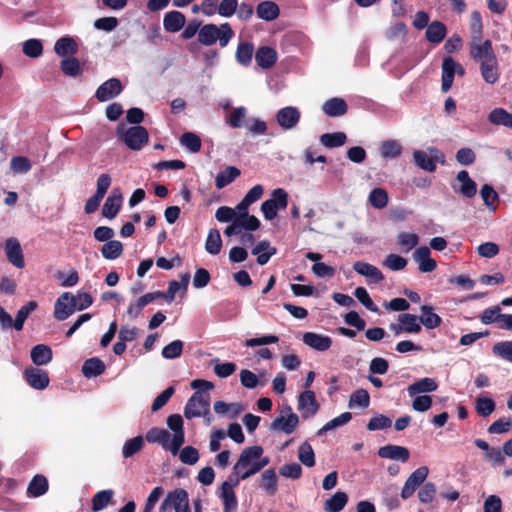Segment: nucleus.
<instances>
[{
    "instance_id": "1",
    "label": "nucleus",
    "mask_w": 512,
    "mask_h": 512,
    "mask_svg": "<svg viewBox=\"0 0 512 512\" xmlns=\"http://www.w3.org/2000/svg\"><path fill=\"white\" fill-rule=\"evenodd\" d=\"M470 55L479 63L483 80L488 84H495L499 80L500 72L491 41L485 40L483 43L472 44Z\"/></svg>"
},
{
    "instance_id": "2",
    "label": "nucleus",
    "mask_w": 512,
    "mask_h": 512,
    "mask_svg": "<svg viewBox=\"0 0 512 512\" xmlns=\"http://www.w3.org/2000/svg\"><path fill=\"white\" fill-rule=\"evenodd\" d=\"M234 33L228 23L217 26L206 24L201 27L198 33V41L205 46H211L219 41L221 47H226Z\"/></svg>"
},
{
    "instance_id": "3",
    "label": "nucleus",
    "mask_w": 512,
    "mask_h": 512,
    "mask_svg": "<svg viewBox=\"0 0 512 512\" xmlns=\"http://www.w3.org/2000/svg\"><path fill=\"white\" fill-rule=\"evenodd\" d=\"M117 133L127 147L135 151L141 150L149 139L147 129L140 125L132 126L128 129L118 127Z\"/></svg>"
},
{
    "instance_id": "4",
    "label": "nucleus",
    "mask_w": 512,
    "mask_h": 512,
    "mask_svg": "<svg viewBox=\"0 0 512 512\" xmlns=\"http://www.w3.org/2000/svg\"><path fill=\"white\" fill-rule=\"evenodd\" d=\"M209 408L210 395L197 391L188 399L184 408V415L187 419L207 417L209 416Z\"/></svg>"
},
{
    "instance_id": "5",
    "label": "nucleus",
    "mask_w": 512,
    "mask_h": 512,
    "mask_svg": "<svg viewBox=\"0 0 512 512\" xmlns=\"http://www.w3.org/2000/svg\"><path fill=\"white\" fill-rule=\"evenodd\" d=\"M414 163L421 169L434 172L437 163H445V155L437 148L430 147L427 150H415L413 152Z\"/></svg>"
},
{
    "instance_id": "6",
    "label": "nucleus",
    "mask_w": 512,
    "mask_h": 512,
    "mask_svg": "<svg viewBox=\"0 0 512 512\" xmlns=\"http://www.w3.org/2000/svg\"><path fill=\"white\" fill-rule=\"evenodd\" d=\"M172 509L175 512H191L189 506V497L186 490L178 488L169 492L165 499L162 501L159 511L167 512Z\"/></svg>"
},
{
    "instance_id": "7",
    "label": "nucleus",
    "mask_w": 512,
    "mask_h": 512,
    "mask_svg": "<svg viewBox=\"0 0 512 512\" xmlns=\"http://www.w3.org/2000/svg\"><path fill=\"white\" fill-rule=\"evenodd\" d=\"M263 455V448L260 446H252L245 448L236 464L233 467V473H240L241 479H248L250 476H244L246 472H249L254 464H257V460Z\"/></svg>"
},
{
    "instance_id": "8",
    "label": "nucleus",
    "mask_w": 512,
    "mask_h": 512,
    "mask_svg": "<svg viewBox=\"0 0 512 512\" xmlns=\"http://www.w3.org/2000/svg\"><path fill=\"white\" fill-rule=\"evenodd\" d=\"M299 424V417L295 414L291 407L286 405L282 407L279 415L272 421L270 429L273 431H280L285 434L294 432Z\"/></svg>"
},
{
    "instance_id": "9",
    "label": "nucleus",
    "mask_w": 512,
    "mask_h": 512,
    "mask_svg": "<svg viewBox=\"0 0 512 512\" xmlns=\"http://www.w3.org/2000/svg\"><path fill=\"white\" fill-rule=\"evenodd\" d=\"M76 311L74 295L70 292L61 294L54 304V317L59 321H64Z\"/></svg>"
},
{
    "instance_id": "10",
    "label": "nucleus",
    "mask_w": 512,
    "mask_h": 512,
    "mask_svg": "<svg viewBox=\"0 0 512 512\" xmlns=\"http://www.w3.org/2000/svg\"><path fill=\"white\" fill-rule=\"evenodd\" d=\"M276 122L283 130H292L297 127L301 119V112L297 107L286 106L276 113Z\"/></svg>"
},
{
    "instance_id": "11",
    "label": "nucleus",
    "mask_w": 512,
    "mask_h": 512,
    "mask_svg": "<svg viewBox=\"0 0 512 512\" xmlns=\"http://www.w3.org/2000/svg\"><path fill=\"white\" fill-rule=\"evenodd\" d=\"M428 473L429 470L426 466H421L413 471L402 488L401 497L403 499L410 498L416 489L425 481Z\"/></svg>"
},
{
    "instance_id": "12",
    "label": "nucleus",
    "mask_w": 512,
    "mask_h": 512,
    "mask_svg": "<svg viewBox=\"0 0 512 512\" xmlns=\"http://www.w3.org/2000/svg\"><path fill=\"white\" fill-rule=\"evenodd\" d=\"M297 409L304 419L314 416L319 409L315 393L311 390L303 391L298 397Z\"/></svg>"
},
{
    "instance_id": "13",
    "label": "nucleus",
    "mask_w": 512,
    "mask_h": 512,
    "mask_svg": "<svg viewBox=\"0 0 512 512\" xmlns=\"http://www.w3.org/2000/svg\"><path fill=\"white\" fill-rule=\"evenodd\" d=\"M146 440L149 443L160 444L165 450H169L172 455H177L179 450L173 449V437L169 431L163 428L154 427L146 433Z\"/></svg>"
},
{
    "instance_id": "14",
    "label": "nucleus",
    "mask_w": 512,
    "mask_h": 512,
    "mask_svg": "<svg viewBox=\"0 0 512 512\" xmlns=\"http://www.w3.org/2000/svg\"><path fill=\"white\" fill-rule=\"evenodd\" d=\"M122 90L123 86L120 80L117 78H111L98 87L95 97L100 102H106L118 96Z\"/></svg>"
},
{
    "instance_id": "15",
    "label": "nucleus",
    "mask_w": 512,
    "mask_h": 512,
    "mask_svg": "<svg viewBox=\"0 0 512 512\" xmlns=\"http://www.w3.org/2000/svg\"><path fill=\"white\" fill-rule=\"evenodd\" d=\"M5 252L8 261L16 268L25 266L21 245L16 238H8L5 242Z\"/></svg>"
},
{
    "instance_id": "16",
    "label": "nucleus",
    "mask_w": 512,
    "mask_h": 512,
    "mask_svg": "<svg viewBox=\"0 0 512 512\" xmlns=\"http://www.w3.org/2000/svg\"><path fill=\"white\" fill-rule=\"evenodd\" d=\"M24 375L27 383L34 389L43 390L49 384L48 374L42 369L30 367L25 370Z\"/></svg>"
},
{
    "instance_id": "17",
    "label": "nucleus",
    "mask_w": 512,
    "mask_h": 512,
    "mask_svg": "<svg viewBox=\"0 0 512 512\" xmlns=\"http://www.w3.org/2000/svg\"><path fill=\"white\" fill-rule=\"evenodd\" d=\"M430 255L431 251L427 246H421L413 253V259L418 263L419 270L423 273L432 272L437 267L436 261Z\"/></svg>"
},
{
    "instance_id": "18",
    "label": "nucleus",
    "mask_w": 512,
    "mask_h": 512,
    "mask_svg": "<svg viewBox=\"0 0 512 512\" xmlns=\"http://www.w3.org/2000/svg\"><path fill=\"white\" fill-rule=\"evenodd\" d=\"M167 425L173 431V449L179 450L185 441L183 420L179 414H172L167 418Z\"/></svg>"
},
{
    "instance_id": "19",
    "label": "nucleus",
    "mask_w": 512,
    "mask_h": 512,
    "mask_svg": "<svg viewBox=\"0 0 512 512\" xmlns=\"http://www.w3.org/2000/svg\"><path fill=\"white\" fill-rule=\"evenodd\" d=\"M302 340L305 345L320 352L327 351L332 345V339L329 336L315 332L304 333Z\"/></svg>"
},
{
    "instance_id": "20",
    "label": "nucleus",
    "mask_w": 512,
    "mask_h": 512,
    "mask_svg": "<svg viewBox=\"0 0 512 512\" xmlns=\"http://www.w3.org/2000/svg\"><path fill=\"white\" fill-rule=\"evenodd\" d=\"M353 269L360 275L367 278L370 283H380L384 276L382 272L374 265L363 261H357L353 265Z\"/></svg>"
},
{
    "instance_id": "21",
    "label": "nucleus",
    "mask_w": 512,
    "mask_h": 512,
    "mask_svg": "<svg viewBox=\"0 0 512 512\" xmlns=\"http://www.w3.org/2000/svg\"><path fill=\"white\" fill-rule=\"evenodd\" d=\"M122 203V195L119 189H114L111 195L106 199L103 208L102 214L104 217L108 219H113L116 217Z\"/></svg>"
},
{
    "instance_id": "22",
    "label": "nucleus",
    "mask_w": 512,
    "mask_h": 512,
    "mask_svg": "<svg viewBox=\"0 0 512 512\" xmlns=\"http://www.w3.org/2000/svg\"><path fill=\"white\" fill-rule=\"evenodd\" d=\"M457 181L460 186L456 189V192L460 193L466 198H472L477 193V185L475 181H473L466 170H461L458 172Z\"/></svg>"
},
{
    "instance_id": "23",
    "label": "nucleus",
    "mask_w": 512,
    "mask_h": 512,
    "mask_svg": "<svg viewBox=\"0 0 512 512\" xmlns=\"http://www.w3.org/2000/svg\"><path fill=\"white\" fill-rule=\"evenodd\" d=\"M378 455L384 459L406 462L409 459V450L403 446L386 445L378 450Z\"/></svg>"
},
{
    "instance_id": "24",
    "label": "nucleus",
    "mask_w": 512,
    "mask_h": 512,
    "mask_svg": "<svg viewBox=\"0 0 512 512\" xmlns=\"http://www.w3.org/2000/svg\"><path fill=\"white\" fill-rule=\"evenodd\" d=\"M438 388L437 382L433 378H422L407 387V393L410 397H415L421 393H430Z\"/></svg>"
},
{
    "instance_id": "25",
    "label": "nucleus",
    "mask_w": 512,
    "mask_h": 512,
    "mask_svg": "<svg viewBox=\"0 0 512 512\" xmlns=\"http://www.w3.org/2000/svg\"><path fill=\"white\" fill-rule=\"evenodd\" d=\"M457 62L451 57L445 58L442 63V91L447 92L453 84Z\"/></svg>"
},
{
    "instance_id": "26",
    "label": "nucleus",
    "mask_w": 512,
    "mask_h": 512,
    "mask_svg": "<svg viewBox=\"0 0 512 512\" xmlns=\"http://www.w3.org/2000/svg\"><path fill=\"white\" fill-rule=\"evenodd\" d=\"M277 52L267 46L260 47L255 54L256 63L263 69L271 68L277 61Z\"/></svg>"
},
{
    "instance_id": "27",
    "label": "nucleus",
    "mask_w": 512,
    "mask_h": 512,
    "mask_svg": "<svg viewBox=\"0 0 512 512\" xmlns=\"http://www.w3.org/2000/svg\"><path fill=\"white\" fill-rule=\"evenodd\" d=\"M323 112L330 117H339L347 112V104L344 99L334 97L323 104Z\"/></svg>"
},
{
    "instance_id": "28",
    "label": "nucleus",
    "mask_w": 512,
    "mask_h": 512,
    "mask_svg": "<svg viewBox=\"0 0 512 512\" xmlns=\"http://www.w3.org/2000/svg\"><path fill=\"white\" fill-rule=\"evenodd\" d=\"M256 13L262 20L273 21L279 16L280 9L273 1H263L257 5Z\"/></svg>"
},
{
    "instance_id": "29",
    "label": "nucleus",
    "mask_w": 512,
    "mask_h": 512,
    "mask_svg": "<svg viewBox=\"0 0 512 512\" xmlns=\"http://www.w3.org/2000/svg\"><path fill=\"white\" fill-rule=\"evenodd\" d=\"M31 360L37 366H44L52 360V350L49 346L38 344L31 350Z\"/></svg>"
},
{
    "instance_id": "30",
    "label": "nucleus",
    "mask_w": 512,
    "mask_h": 512,
    "mask_svg": "<svg viewBox=\"0 0 512 512\" xmlns=\"http://www.w3.org/2000/svg\"><path fill=\"white\" fill-rule=\"evenodd\" d=\"M49 488L48 480L41 474L35 475L27 487V495L31 497L43 496Z\"/></svg>"
},
{
    "instance_id": "31",
    "label": "nucleus",
    "mask_w": 512,
    "mask_h": 512,
    "mask_svg": "<svg viewBox=\"0 0 512 512\" xmlns=\"http://www.w3.org/2000/svg\"><path fill=\"white\" fill-rule=\"evenodd\" d=\"M185 24V16L179 11L168 12L163 19V26L168 32H178Z\"/></svg>"
},
{
    "instance_id": "32",
    "label": "nucleus",
    "mask_w": 512,
    "mask_h": 512,
    "mask_svg": "<svg viewBox=\"0 0 512 512\" xmlns=\"http://www.w3.org/2000/svg\"><path fill=\"white\" fill-rule=\"evenodd\" d=\"M253 255H258L257 263L259 265H265L272 255L276 254V248L271 247L270 242L263 240L260 241L253 249Z\"/></svg>"
},
{
    "instance_id": "33",
    "label": "nucleus",
    "mask_w": 512,
    "mask_h": 512,
    "mask_svg": "<svg viewBox=\"0 0 512 512\" xmlns=\"http://www.w3.org/2000/svg\"><path fill=\"white\" fill-rule=\"evenodd\" d=\"M446 33V26L442 22L433 21L427 27L426 38L429 42L438 44L445 38Z\"/></svg>"
},
{
    "instance_id": "34",
    "label": "nucleus",
    "mask_w": 512,
    "mask_h": 512,
    "mask_svg": "<svg viewBox=\"0 0 512 512\" xmlns=\"http://www.w3.org/2000/svg\"><path fill=\"white\" fill-rule=\"evenodd\" d=\"M370 405V395L367 390L360 388L355 390L349 398L348 407L350 409H366Z\"/></svg>"
},
{
    "instance_id": "35",
    "label": "nucleus",
    "mask_w": 512,
    "mask_h": 512,
    "mask_svg": "<svg viewBox=\"0 0 512 512\" xmlns=\"http://www.w3.org/2000/svg\"><path fill=\"white\" fill-rule=\"evenodd\" d=\"M488 121L493 125H502L512 129V113L503 108H495L488 115Z\"/></svg>"
},
{
    "instance_id": "36",
    "label": "nucleus",
    "mask_w": 512,
    "mask_h": 512,
    "mask_svg": "<svg viewBox=\"0 0 512 512\" xmlns=\"http://www.w3.org/2000/svg\"><path fill=\"white\" fill-rule=\"evenodd\" d=\"M217 495L222 501L223 512H237L238 500L234 490L218 489Z\"/></svg>"
},
{
    "instance_id": "37",
    "label": "nucleus",
    "mask_w": 512,
    "mask_h": 512,
    "mask_svg": "<svg viewBox=\"0 0 512 512\" xmlns=\"http://www.w3.org/2000/svg\"><path fill=\"white\" fill-rule=\"evenodd\" d=\"M402 145L397 140L383 141L380 145V154L384 159H394L401 155Z\"/></svg>"
},
{
    "instance_id": "38",
    "label": "nucleus",
    "mask_w": 512,
    "mask_h": 512,
    "mask_svg": "<svg viewBox=\"0 0 512 512\" xmlns=\"http://www.w3.org/2000/svg\"><path fill=\"white\" fill-rule=\"evenodd\" d=\"M348 502L346 493L338 491L324 503L327 512H340Z\"/></svg>"
},
{
    "instance_id": "39",
    "label": "nucleus",
    "mask_w": 512,
    "mask_h": 512,
    "mask_svg": "<svg viewBox=\"0 0 512 512\" xmlns=\"http://www.w3.org/2000/svg\"><path fill=\"white\" fill-rule=\"evenodd\" d=\"M240 175V170L234 166H229L223 171L219 172L215 179V186L222 189L229 185Z\"/></svg>"
},
{
    "instance_id": "40",
    "label": "nucleus",
    "mask_w": 512,
    "mask_h": 512,
    "mask_svg": "<svg viewBox=\"0 0 512 512\" xmlns=\"http://www.w3.org/2000/svg\"><path fill=\"white\" fill-rule=\"evenodd\" d=\"M260 487L271 496L277 492V476L273 469H267L262 473Z\"/></svg>"
},
{
    "instance_id": "41",
    "label": "nucleus",
    "mask_w": 512,
    "mask_h": 512,
    "mask_svg": "<svg viewBox=\"0 0 512 512\" xmlns=\"http://www.w3.org/2000/svg\"><path fill=\"white\" fill-rule=\"evenodd\" d=\"M398 320L403 324V330L407 333H419L421 331L419 319L413 314H401ZM395 330L398 333L402 328L397 327Z\"/></svg>"
},
{
    "instance_id": "42",
    "label": "nucleus",
    "mask_w": 512,
    "mask_h": 512,
    "mask_svg": "<svg viewBox=\"0 0 512 512\" xmlns=\"http://www.w3.org/2000/svg\"><path fill=\"white\" fill-rule=\"evenodd\" d=\"M247 114L248 110L243 106L233 108L230 111L228 118L226 119V123L232 128H241L247 125L245 123Z\"/></svg>"
},
{
    "instance_id": "43",
    "label": "nucleus",
    "mask_w": 512,
    "mask_h": 512,
    "mask_svg": "<svg viewBox=\"0 0 512 512\" xmlns=\"http://www.w3.org/2000/svg\"><path fill=\"white\" fill-rule=\"evenodd\" d=\"M419 320L427 329H434L441 323V318L433 312L432 307L426 305L421 307Z\"/></svg>"
},
{
    "instance_id": "44",
    "label": "nucleus",
    "mask_w": 512,
    "mask_h": 512,
    "mask_svg": "<svg viewBox=\"0 0 512 512\" xmlns=\"http://www.w3.org/2000/svg\"><path fill=\"white\" fill-rule=\"evenodd\" d=\"M105 370L104 363L98 358L86 360L82 366V373L85 377L91 378L101 375Z\"/></svg>"
},
{
    "instance_id": "45",
    "label": "nucleus",
    "mask_w": 512,
    "mask_h": 512,
    "mask_svg": "<svg viewBox=\"0 0 512 512\" xmlns=\"http://www.w3.org/2000/svg\"><path fill=\"white\" fill-rule=\"evenodd\" d=\"M222 247V239L217 229H210L205 242V250L211 255H217Z\"/></svg>"
},
{
    "instance_id": "46",
    "label": "nucleus",
    "mask_w": 512,
    "mask_h": 512,
    "mask_svg": "<svg viewBox=\"0 0 512 512\" xmlns=\"http://www.w3.org/2000/svg\"><path fill=\"white\" fill-rule=\"evenodd\" d=\"M480 196L484 202V205L491 211H495L499 196L492 186L485 184L480 190Z\"/></svg>"
},
{
    "instance_id": "47",
    "label": "nucleus",
    "mask_w": 512,
    "mask_h": 512,
    "mask_svg": "<svg viewBox=\"0 0 512 512\" xmlns=\"http://www.w3.org/2000/svg\"><path fill=\"white\" fill-rule=\"evenodd\" d=\"M397 243L403 252H409L419 243V236L416 233L400 232L397 235Z\"/></svg>"
},
{
    "instance_id": "48",
    "label": "nucleus",
    "mask_w": 512,
    "mask_h": 512,
    "mask_svg": "<svg viewBox=\"0 0 512 512\" xmlns=\"http://www.w3.org/2000/svg\"><path fill=\"white\" fill-rule=\"evenodd\" d=\"M123 251V245L120 241L110 240L106 242L102 248L101 253L105 259L114 260L117 259Z\"/></svg>"
},
{
    "instance_id": "49",
    "label": "nucleus",
    "mask_w": 512,
    "mask_h": 512,
    "mask_svg": "<svg viewBox=\"0 0 512 512\" xmlns=\"http://www.w3.org/2000/svg\"><path fill=\"white\" fill-rule=\"evenodd\" d=\"M55 53L59 56L73 54L77 51L76 42L70 37H62L58 39L54 46Z\"/></svg>"
},
{
    "instance_id": "50",
    "label": "nucleus",
    "mask_w": 512,
    "mask_h": 512,
    "mask_svg": "<svg viewBox=\"0 0 512 512\" xmlns=\"http://www.w3.org/2000/svg\"><path fill=\"white\" fill-rule=\"evenodd\" d=\"M346 140V134L343 132L326 133L320 136L321 144L328 148L340 147Z\"/></svg>"
},
{
    "instance_id": "51",
    "label": "nucleus",
    "mask_w": 512,
    "mask_h": 512,
    "mask_svg": "<svg viewBox=\"0 0 512 512\" xmlns=\"http://www.w3.org/2000/svg\"><path fill=\"white\" fill-rule=\"evenodd\" d=\"M144 446V439L142 436H136L127 440L122 447V456L129 458L142 450Z\"/></svg>"
},
{
    "instance_id": "52",
    "label": "nucleus",
    "mask_w": 512,
    "mask_h": 512,
    "mask_svg": "<svg viewBox=\"0 0 512 512\" xmlns=\"http://www.w3.org/2000/svg\"><path fill=\"white\" fill-rule=\"evenodd\" d=\"M482 29H483V26H482V19H481L480 13L478 11L472 12L471 18H470V30H471V34H472V41H471L470 46L475 43H482L481 42Z\"/></svg>"
},
{
    "instance_id": "53",
    "label": "nucleus",
    "mask_w": 512,
    "mask_h": 512,
    "mask_svg": "<svg viewBox=\"0 0 512 512\" xmlns=\"http://www.w3.org/2000/svg\"><path fill=\"white\" fill-rule=\"evenodd\" d=\"M253 52V44L248 42L240 43L236 50V60L241 65L247 66L252 60Z\"/></svg>"
},
{
    "instance_id": "54",
    "label": "nucleus",
    "mask_w": 512,
    "mask_h": 512,
    "mask_svg": "<svg viewBox=\"0 0 512 512\" xmlns=\"http://www.w3.org/2000/svg\"><path fill=\"white\" fill-rule=\"evenodd\" d=\"M114 493L112 490H102L97 492L92 499V510L98 512L104 509L111 501Z\"/></svg>"
},
{
    "instance_id": "55",
    "label": "nucleus",
    "mask_w": 512,
    "mask_h": 512,
    "mask_svg": "<svg viewBox=\"0 0 512 512\" xmlns=\"http://www.w3.org/2000/svg\"><path fill=\"white\" fill-rule=\"evenodd\" d=\"M352 419V414L350 412H344L339 416L333 418L328 421L321 429L318 430L317 435H322L323 433L333 430L335 428L346 425Z\"/></svg>"
},
{
    "instance_id": "56",
    "label": "nucleus",
    "mask_w": 512,
    "mask_h": 512,
    "mask_svg": "<svg viewBox=\"0 0 512 512\" xmlns=\"http://www.w3.org/2000/svg\"><path fill=\"white\" fill-rule=\"evenodd\" d=\"M368 201L374 208L382 209L388 203V194L382 188H374L369 194Z\"/></svg>"
},
{
    "instance_id": "57",
    "label": "nucleus",
    "mask_w": 512,
    "mask_h": 512,
    "mask_svg": "<svg viewBox=\"0 0 512 512\" xmlns=\"http://www.w3.org/2000/svg\"><path fill=\"white\" fill-rule=\"evenodd\" d=\"M36 307L37 303L35 301H30L19 309L13 323L14 328L17 331H20L23 328L24 322L28 318L29 314L36 309Z\"/></svg>"
},
{
    "instance_id": "58",
    "label": "nucleus",
    "mask_w": 512,
    "mask_h": 512,
    "mask_svg": "<svg viewBox=\"0 0 512 512\" xmlns=\"http://www.w3.org/2000/svg\"><path fill=\"white\" fill-rule=\"evenodd\" d=\"M298 458L300 462L307 467H313L315 465V454L309 443L304 442L299 446Z\"/></svg>"
},
{
    "instance_id": "59",
    "label": "nucleus",
    "mask_w": 512,
    "mask_h": 512,
    "mask_svg": "<svg viewBox=\"0 0 512 512\" xmlns=\"http://www.w3.org/2000/svg\"><path fill=\"white\" fill-rule=\"evenodd\" d=\"M495 402L488 397L479 396L475 402L477 413L483 417L489 416L495 410Z\"/></svg>"
},
{
    "instance_id": "60",
    "label": "nucleus",
    "mask_w": 512,
    "mask_h": 512,
    "mask_svg": "<svg viewBox=\"0 0 512 512\" xmlns=\"http://www.w3.org/2000/svg\"><path fill=\"white\" fill-rule=\"evenodd\" d=\"M180 143L192 153H196L201 149L200 138L192 132L184 133L180 138Z\"/></svg>"
},
{
    "instance_id": "61",
    "label": "nucleus",
    "mask_w": 512,
    "mask_h": 512,
    "mask_svg": "<svg viewBox=\"0 0 512 512\" xmlns=\"http://www.w3.org/2000/svg\"><path fill=\"white\" fill-rule=\"evenodd\" d=\"M383 266L391 271H400L407 265V260L397 254H389L383 261Z\"/></svg>"
},
{
    "instance_id": "62",
    "label": "nucleus",
    "mask_w": 512,
    "mask_h": 512,
    "mask_svg": "<svg viewBox=\"0 0 512 512\" xmlns=\"http://www.w3.org/2000/svg\"><path fill=\"white\" fill-rule=\"evenodd\" d=\"M184 343L181 340H174L162 349V356L165 359H175L181 356Z\"/></svg>"
},
{
    "instance_id": "63",
    "label": "nucleus",
    "mask_w": 512,
    "mask_h": 512,
    "mask_svg": "<svg viewBox=\"0 0 512 512\" xmlns=\"http://www.w3.org/2000/svg\"><path fill=\"white\" fill-rule=\"evenodd\" d=\"M61 70L65 75L75 77L81 72L80 63L74 57L65 58L61 61Z\"/></svg>"
},
{
    "instance_id": "64",
    "label": "nucleus",
    "mask_w": 512,
    "mask_h": 512,
    "mask_svg": "<svg viewBox=\"0 0 512 512\" xmlns=\"http://www.w3.org/2000/svg\"><path fill=\"white\" fill-rule=\"evenodd\" d=\"M493 352L502 359L512 362V340L496 343Z\"/></svg>"
}]
</instances>
